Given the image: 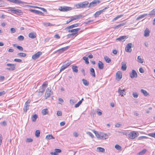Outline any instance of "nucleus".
<instances>
[{"label":"nucleus","mask_w":155,"mask_h":155,"mask_svg":"<svg viewBox=\"0 0 155 155\" xmlns=\"http://www.w3.org/2000/svg\"><path fill=\"white\" fill-rule=\"evenodd\" d=\"M80 25V23H76L68 26L65 28L66 30H68V32L72 33L69 34L67 35L68 38H73L74 36L76 37L78 35V31L80 30L81 28H78L72 29H71L78 27Z\"/></svg>","instance_id":"f257e3e1"},{"label":"nucleus","mask_w":155,"mask_h":155,"mask_svg":"<svg viewBox=\"0 0 155 155\" xmlns=\"http://www.w3.org/2000/svg\"><path fill=\"white\" fill-rule=\"evenodd\" d=\"M93 131L95 134L96 137L98 139L101 140H105L108 138V135L106 134L101 132L98 133L94 130H93Z\"/></svg>","instance_id":"f03ea898"},{"label":"nucleus","mask_w":155,"mask_h":155,"mask_svg":"<svg viewBox=\"0 0 155 155\" xmlns=\"http://www.w3.org/2000/svg\"><path fill=\"white\" fill-rule=\"evenodd\" d=\"M139 135L138 133L136 131H133L130 132L128 134V137L131 139H134L137 137Z\"/></svg>","instance_id":"7ed1b4c3"},{"label":"nucleus","mask_w":155,"mask_h":155,"mask_svg":"<svg viewBox=\"0 0 155 155\" xmlns=\"http://www.w3.org/2000/svg\"><path fill=\"white\" fill-rule=\"evenodd\" d=\"M9 11L12 13L18 15H22L23 14V12L21 10L15 9V8H12Z\"/></svg>","instance_id":"20e7f679"},{"label":"nucleus","mask_w":155,"mask_h":155,"mask_svg":"<svg viewBox=\"0 0 155 155\" xmlns=\"http://www.w3.org/2000/svg\"><path fill=\"white\" fill-rule=\"evenodd\" d=\"M71 64V61H69L68 62L65 61L64 62V64L61 66L60 70V72L67 68Z\"/></svg>","instance_id":"39448f33"},{"label":"nucleus","mask_w":155,"mask_h":155,"mask_svg":"<svg viewBox=\"0 0 155 155\" xmlns=\"http://www.w3.org/2000/svg\"><path fill=\"white\" fill-rule=\"evenodd\" d=\"M7 66L9 68H6V70L9 71H14L15 69L16 64H14L8 63Z\"/></svg>","instance_id":"423d86ee"},{"label":"nucleus","mask_w":155,"mask_h":155,"mask_svg":"<svg viewBox=\"0 0 155 155\" xmlns=\"http://www.w3.org/2000/svg\"><path fill=\"white\" fill-rule=\"evenodd\" d=\"M42 53L41 51H38L36 53L33 55L32 56V58L34 60L38 58L42 55Z\"/></svg>","instance_id":"0eeeda50"},{"label":"nucleus","mask_w":155,"mask_h":155,"mask_svg":"<svg viewBox=\"0 0 155 155\" xmlns=\"http://www.w3.org/2000/svg\"><path fill=\"white\" fill-rule=\"evenodd\" d=\"M52 94V92L51 91V90H50V89L49 88H48L45 92V97L46 99L48 97H49Z\"/></svg>","instance_id":"6e6552de"},{"label":"nucleus","mask_w":155,"mask_h":155,"mask_svg":"<svg viewBox=\"0 0 155 155\" xmlns=\"http://www.w3.org/2000/svg\"><path fill=\"white\" fill-rule=\"evenodd\" d=\"M58 9L61 11L66 12L71 10V7L61 6Z\"/></svg>","instance_id":"1a4fd4ad"},{"label":"nucleus","mask_w":155,"mask_h":155,"mask_svg":"<svg viewBox=\"0 0 155 155\" xmlns=\"http://www.w3.org/2000/svg\"><path fill=\"white\" fill-rule=\"evenodd\" d=\"M31 102V101L28 100L25 103L24 108V111L26 113L27 110L28 109V107L29 106V104Z\"/></svg>","instance_id":"9d476101"},{"label":"nucleus","mask_w":155,"mask_h":155,"mask_svg":"<svg viewBox=\"0 0 155 155\" xmlns=\"http://www.w3.org/2000/svg\"><path fill=\"white\" fill-rule=\"evenodd\" d=\"M100 2L99 0H94L89 4V7H94L96 6L97 4Z\"/></svg>","instance_id":"9b49d317"},{"label":"nucleus","mask_w":155,"mask_h":155,"mask_svg":"<svg viewBox=\"0 0 155 155\" xmlns=\"http://www.w3.org/2000/svg\"><path fill=\"white\" fill-rule=\"evenodd\" d=\"M132 44L131 43L128 44L125 48V50L127 52H130L132 51L131 48Z\"/></svg>","instance_id":"f8f14e48"},{"label":"nucleus","mask_w":155,"mask_h":155,"mask_svg":"<svg viewBox=\"0 0 155 155\" xmlns=\"http://www.w3.org/2000/svg\"><path fill=\"white\" fill-rule=\"evenodd\" d=\"M122 78V73L120 71H118L116 74V79L117 80H120Z\"/></svg>","instance_id":"ddd939ff"},{"label":"nucleus","mask_w":155,"mask_h":155,"mask_svg":"<svg viewBox=\"0 0 155 155\" xmlns=\"http://www.w3.org/2000/svg\"><path fill=\"white\" fill-rule=\"evenodd\" d=\"M130 76L131 78H137V74L136 71L134 70L132 71V72L130 74Z\"/></svg>","instance_id":"4468645a"},{"label":"nucleus","mask_w":155,"mask_h":155,"mask_svg":"<svg viewBox=\"0 0 155 155\" xmlns=\"http://www.w3.org/2000/svg\"><path fill=\"white\" fill-rule=\"evenodd\" d=\"M28 37L31 39L35 38L36 37V34L34 32H31L29 34Z\"/></svg>","instance_id":"2eb2a0df"},{"label":"nucleus","mask_w":155,"mask_h":155,"mask_svg":"<svg viewBox=\"0 0 155 155\" xmlns=\"http://www.w3.org/2000/svg\"><path fill=\"white\" fill-rule=\"evenodd\" d=\"M128 37L126 36H122L120 37L119 38H117L116 40L123 42Z\"/></svg>","instance_id":"dca6fc26"},{"label":"nucleus","mask_w":155,"mask_h":155,"mask_svg":"<svg viewBox=\"0 0 155 155\" xmlns=\"http://www.w3.org/2000/svg\"><path fill=\"white\" fill-rule=\"evenodd\" d=\"M83 17V15H76L74 16H72L71 17L72 18V19L73 21L75 20H77L80 18H81Z\"/></svg>","instance_id":"f3484780"},{"label":"nucleus","mask_w":155,"mask_h":155,"mask_svg":"<svg viewBox=\"0 0 155 155\" xmlns=\"http://www.w3.org/2000/svg\"><path fill=\"white\" fill-rule=\"evenodd\" d=\"M10 2L17 4H22L23 2L20 0H7Z\"/></svg>","instance_id":"a211bd4d"},{"label":"nucleus","mask_w":155,"mask_h":155,"mask_svg":"<svg viewBox=\"0 0 155 155\" xmlns=\"http://www.w3.org/2000/svg\"><path fill=\"white\" fill-rule=\"evenodd\" d=\"M150 31L147 28L144 31V35L145 37H148L150 35Z\"/></svg>","instance_id":"6ab92c4d"},{"label":"nucleus","mask_w":155,"mask_h":155,"mask_svg":"<svg viewBox=\"0 0 155 155\" xmlns=\"http://www.w3.org/2000/svg\"><path fill=\"white\" fill-rule=\"evenodd\" d=\"M30 11L31 12H33V13H35L38 14H40L42 15H44V13L43 12H40V11H38V10H34V9H30Z\"/></svg>","instance_id":"aec40b11"},{"label":"nucleus","mask_w":155,"mask_h":155,"mask_svg":"<svg viewBox=\"0 0 155 155\" xmlns=\"http://www.w3.org/2000/svg\"><path fill=\"white\" fill-rule=\"evenodd\" d=\"M98 68L100 69H102L104 67V65L103 63L101 61H99L98 62Z\"/></svg>","instance_id":"412c9836"},{"label":"nucleus","mask_w":155,"mask_h":155,"mask_svg":"<svg viewBox=\"0 0 155 155\" xmlns=\"http://www.w3.org/2000/svg\"><path fill=\"white\" fill-rule=\"evenodd\" d=\"M126 63V62H122V63L121 69L123 71H125L127 69Z\"/></svg>","instance_id":"4be33fe9"},{"label":"nucleus","mask_w":155,"mask_h":155,"mask_svg":"<svg viewBox=\"0 0 155 155\" xmlns=\"http://www.w3.org/2000/svg\"><path fill=\"white\" fill-rule=\"evenodd\" d=\"M104 9L97 12L94 14V16L95 17H98L101 13L104 11Z\"/></svg>","instance_id":"5701e85b"},{"label":"nucleus","mask_w":155,"mask_h":155,"mask_svg":"<svg viewBox=\"0 0 155 155\" xmlns=\"http://www.w3.org/2000/svg\"><path fill=\"white\" fill-rule=\"evenodd\" d=\"M118 92L122 96H123L124 95H125V92L124 89L121 90L120 88L118 90Z\"/></svg>","instance_id":"b1692460"},{"label":"nucleus","mask_w":155,"mask_h":155,"mask_svg":"<svg viewBox=\"0 0 155 155\" xmlns=\"http://www.w3.org/2000/svg\"><path fill=\"white\" fill-rule=\"evenodd\" d=\"M48 85V82L47 81H45L44 82L43 84L42 85V87L44 88V89L42 91V92H43L45 91V88L47 87Z\"/></svg>","instance_id":"393cba45"},{"label":"nucleus","mask_w":155,"mask_h":155,"mask_svg":"<svg viewBox=\"0 0 155 155\" xmlns=\"http://www.w3.org/2000/svg\"><path fill=\"white\" fill-rule=\"evenodd\" d=\"M82 8H86L88 4L89 3L87 1H85L81 2Z\"/></svg>","instance_id":"a878e982"},{"label":"nucleus","mask_w":155,"mask_h":155,"mask_svg":"<svg viewBox=\"0 0 155 155\" xmlns=\"http://www.w3.org/2000/svg\"><path fill=\"white\" fill-rule=\"evenodd\" d=\"M48 110L47 108L43 109L41 111L42 114L43 115H45L48 114Z\"/></svg>","instance_id":"bb28decb"},{"label":"nucleus","mask_w":155,"mask_h":155,"mask_svg":"<svg viewBox=\"0 0 155 155\" xmlns=\"http://www.w3.org/2000/svg\"><path fill=\"white\" fill-rule=\"evenodd\" d=\"M72 69L74 72L77 73L78 71V67L76 66H73Z\"/></svg>","instance_id":"cd10ccee"},{"label":"nucleus","mask_w":155,"mask_h":155,"mask_svg":"<svg viewBox=\"0 0 155 155\" xmlns=\"http://www.w3.org/2000/svg\"><path fill=\"white\" fill-rule=\"evenodd\" d=\"M44 26L46 27H48L49 26H53L54 25L51 24L50 23L44 22L43 23Z\"/></svg>","instance_id":"c85d7f7f"},{"label":"nucleus","mask_w":155,"mask_h":155,"mask_svg":"<svg viewBox=\"0 0 155 155\" xmlns=\"http://www.w3.org/2000/svg\"><path fill=\"white\" fill-rule=\"evenodd\" d=\"M91 74L92 76L94 77H95V71L94 69L93 68H91L90 69Z\"/></svg>","instance_id":"c756f323"},{"label":"nucleus","mask_w":155,"mask_h":155,"mask_svg":"<svg viewBox=\"0 0 155 155\" xmlns=\"http://www.w3.org/2000/svg\"><path fill=\"white\" fill-rule=\"evenodd\" d=\"M46 139L47 140H50L51 139H54V137H53L51 134H48L46 136Z\"/></svg>","instance_id":"7c9ffc66"},{"label":"nucleus","mask_w":155,"mask_h":155,"mask_svg":"<svg viewBox=\"0 0 155 155\" xmlns=\"http://www.w3.org/2000/svg\"><path fill=\"white\" fill-rule=\"evenodd\" d=\"M104 59L106 62L109 63L110 62L111 60L110 58L107 56H105L104 57Z\"/></svg>","instance_id":"2f4dec72"},{"label":"nucleus","mask_w":155,"mask_h":155,"mask_svg":"<svg viewBox=\"0 0 155 155\" xmlns=\"http://www.w3.org/2000/svg\"><path fill=\"white\" fill-rule=\"evenodd\" d=\"M17 55L20 57H25L26 56V54L24 53H19L17 54Z\"/></svg>","instance_id":"473e14b6"},{"label":"nucleus","mask_w":155,"mask_h":155,"mask_svg":"<svg viewBox=\"0 0 155 155\" xmlns=\"http://www.w3.org/2000/svg\"><path fill=\"white\" fill-rule=\"evenodd\" d=\"M31 7L33 8H38L39 9H40L45 12H47V11L46 10V9H45V8H44L38 7H37V6H31Z\"/></svg>","instance_id":"72a5a7b5"},{"label":"nucleus","mask_w":155,"mask_h":155,"mask_svg":"<svg viewBox=\"0 0 155 155\" xmlns=\"http://www.w3.org/2000/svg\"><path fill=\"white\" fill-rule=\"evenodd\" d=\"M37 117L38 116L36 114H35L33 115L31 117L32 121L33 122H35L36 121Z\"/></svg>","instance_id":"f704fd0d"},{"label":"nucleus","mask_w":155,"mask_h":155,"mask_svg":"<svg viewBox=\"0 0 155 155\" xmlns=\"http://www.w3.org/2000/svg\"><path fill=\"white\" fill-rule=\"evenodd\" d=\"M147 151V150L146 149H144L141 151H140L138 153L139 155H143Z\"/></svg>","instance_id":"c9c22d12"},{"label":"nucleus","mask_w":155,"mask_h":155,"mask_svg":"<svg viewBox=\"0 0 155 155\" xmlns=\"http://www.w3.org/2000/svg\"><path fill=\"white\" fill-rule=\"evenodd\" d=\"M141 92L142 93H143V95L145 96H147L149 94L147 92V91H146L144 90L143 89L141 90Z\"/></svg>","instance_id":"e433bc0d"},{"label":"nucleus","mask_w":155,"mask_h":155,"mask_svg":"<svg viewBox=\"0 0 155 155\" xmlns=\"http://www.w3.org/2000/svg\"><path fill=\"white\" fill-rule=\"evenodd\" d=\"M83 59L85 61L86 64H88L89 63L88 58L86 57H83Z\"/></svg>","instance_id":"4c0bfd02"},{"label":"nucleus","mask_w":155,"mask_h":155,"mask_svg":"<svg viewBox=\"0 0 155 155\" xmlns=\"http://www.w3.org/2000/svg\"><path fill=\"white\" fill-rule=\"evenodd\" d=\"M82 81L83 84L85 86H88L89 85V82L86 80L83 79Z\"/></svg>","instance_id":"58836bf2"},{"label":"nucleus","mask_w":155,"mask_h":155,"mask_svg":"<svg viewBox=\"0 0 155 155\" xmlns=\"http://www.w3.org/2000/svg\"><path fill=\"white\" fill-rule=\"evenodd\" d=\"M35 136L37 137H38L40 136V132L39 130H37L35 132Z\"/></svg>","instance_id":"ea45409f"},{"label":"nucleus","mask_w":155,"mask_h":155,"mask_svg":"<svg viewBox=\"0 0 155 155\" xmlns=\"http://www.w3.org/2000/svg\"><path fill=\"white\" fill-rule=\"evenodd\" d=\"M148 15L150 16L155 15V8L151 11Z\"/></svg>","instance_id":"a19ab883"},{"label":"nucleus","mask_w":155,"mask_h":155,"mask_svg":"<svg viewBox=\"0 0 155 155\" xmlns=\"http://www.w3.org/2000/svg\"><path fill=\"white\" fill-rule=\"evenodd\" d=\"M97 149L100 152H104L105 151L104 149L102 147H98L97 148Z\"/></svg>","instance_id":"79ce46f5"},{"label":"nucleus","mask_w":155,"mask_h":155,"mask_svg":"<svg viewBox=\"0 0 155 155\" xmlns=\"http://www.w3.org/2000/svg\"><path fill=\"white\" fill-rule=\"evenodd\" d=\"M75 6L77 8H82L81 3L76 4L75 5Z\"/></svg>","instance_id":"37998d69"},{"label":"nucleus","mask_w":155,"mask_h":155,"mask_svg":"<svg viewBox=\"0 0 155 155\" xmlns=\"http://www.w3.org/2000/svg\"><path fill=\"white\" fill-rule=\"evenodd\" d=\"M137 59L139 62L142 63L143 62V60L142 59L140 56H138L137 57Z\"/></svg>","instance_id":"c03bdc74"},{"label":"nucleus","mask_w":155,"mask_h":155,"mask_svg":"<svg viewBox=\"0 0 155 155\" xmlns=\"http://www.w3.org/2000/svg\"><path fill=\"white\" fill-rule=\"evenodd\" d=\"M147 14H144L138 17L137 18V19H139L142 18H143L147 15Z\"/></svg>","instance_id":"a18cd8bd"},{"label":"nucleus","mask_w":155,"mask_h":155,"mask_svg":"<svg viewBox=\"0 0 155 155\" xmlns=\"http://www.w3.org/2000/svg\"><path fill=\"white\" fill-rule=\"evenodd\" d=\"M18 39L19 41H22L24 39V37L22 35H20L18 37Z\"/></svg>","instance_id":"49530a36"},{"label":"nucleus","mask_w":155,"mask_h":155,"mask_svg":"<svg viewBox=\"0 0 155 155\" xmlns=\"http://www.w3.org/2000/svg\"><path fill=\"white\" fill-rule=\"evenodd\" d=\"M147 138H148V137L146 136H140V137H139L138 138V140H140L143 139H147Z\"/></svg>","instance_id":"de8ad7c7"},{"label":"nucleus","mask_w":155,"mask_h":155,"mask_svg":"<svg viewBox=\"0 0 155 155\" xmlns=\"http://www.w3.org/2000/svg\"><path fill=\"white\" fill-rule=\"evenodd\" d=\"M97 114L99 116L101 115L102 114L101 110L99 109H97Z\"/></svg>","instance_id":"09e8293b"},{"label":"nucleus","mask_w":155,"mask_h":155,"mask_svg":"<svg viewBox=\"0 0 155 155\" xmlns=\"http://www.w3.org/2000/svg\"><path fill=\"white\" fill-rule=\"evenodd\" d=\"M148 135L149 136L152 137H153L155 138V133H150L148 134Z\"/></svg>","instance_id":"8fccbe9b"},{"label":"nucleus","mask_w":155,"mask_h":155,"mask_svg":"<svg viewBox=\"0 0 155 155\" xmlns=\"http://www.w3.org/2000/svg\"><path fill=\"white\" fill-rule=\"evenodd\" d=\"M115 148L117 150H120L121 149V147L118 144L115 145Z\"/></svg>","instance_id":"3c124183"},{"label":"nucleus","mask_w":155,"mask_h":155,"mask_svg":"<svg viewBox=\"0 0 155 155\" xmlns=\"http://www.w3.org/2000/svg\"><path fill=\"white\" fill-rule=\"evenodd\" d=\"M81 104V101H79L78 103L76 104L75 105V107H78Z\"/></svg>","instance_id":"603ef678"},{"label":"nucleus","mask_w":155,"mask_h":155,"mask_svg":"<svg viewBox=\"0 0 155 155\" xmlns=\"http://www.w3.org/2000/svg\"><path fill=\"white\" fill-rule=\"evenodd\" d=\"M73 21V20L72 19V18L71 17L70 19H69L66 21V24H68Z\"/></svg>","instance_id":"864d4df0"},{"label":"nucleus","mask_w":155,"mask_h":155,"mask_svg":"<svg viewBox=\"0 0 155 155\" xmlns=\"http://www.w3.org/2000/svg\"><path fill=\"white\" fill-rule=\"evenodd\" d=\"M16 48L20 51H22L23 50V47L21 46H16Z\"/></svg>","instance_id":"5fc2aeb1"},{"label":"nucleus","mask_w":155,"mask_h":155,"mask_svg":"<svg viewBox=\"0 0 155 155\" xmlns=\"http://www.w3.org/2000/svg\"><path fill=\"white\" fill-rule=\"evenodd\" d=\"M14 61L18 62H21L22 61V60L21 59L17 58L15 59Z\"/></svg>","instance_id":"6e6d98bb"},{"label":"nucleus","mask_w":155,"mask_h":155,"mask_svg":"<svg viewBox=\"0 0 155 155\" xmlns=\"http://www.w3.org/2000/svg\"><path fill=\"white\" fill-rule=\"evenodd\" d=\"M54 37L55 38L57 39H59L60 38V36L58 34H55Z\"/></svg>","instance_id":"4d7b16f0"},{"label":"nucleus","mask_w":155,"mask_h":155,"mask_svg":"<svg viewBox=\"0 0 155 155\" xmlns=\"http://www.w3.org/2000/svg\"><path fill=\"white\" fill-rule=\"evenodd\" d=\"M87 134L90 136L91 138H93L94 137V135L92 134V133L90 132H88L87 133Z\"/></svg>","instance_id":"13d9d810"},{"label":"nucleus","mask_w":155,"mask_h":155,"mask_svg":"<svg viewBox=\"0 0 155 155\" xmlns=\"http://www.w3.org/2000/svg\"><path fill=\"white\" fill-rule=\"evenodd\" d=\"M68 48V46H67L66 47H64V48H62L61 49H60L59 50H61L62 51H65Z\"/></svg>","instance_id":"bf43d9fd"},{"label":"nucleus","mask_w":155,"mask_h":155,"mask_svg":"<svg viewBox=\"0 0 155 155\" xmlns=\"http://www.w3.org/2000/svg\"><path fill=\"white\" fill-rule=\"evenodd\" d=\"M32 141L33 140L31 138H27L26 140V142L28 143L32 142Z\"/></svg>","instance_id":"052dcab7"},{"label":"nucleus","mask_w":155,"mask_h":155,"mask_svg":"<svg viewBox=\"0 0 155 155\" xmlns=\"http://www.w3.org/2000/svg\"><path fill=\"white\" fill-rule=\"evenodd\" d=\"M76 102V101L74 99H71L70 100V103L71 104L75 103Z\"/></svg>","instance_id":"680f3d73"},{"label":"nucleus","mask_w":155,"mask_h":155,"mask_svg":"<svg viewBox=\"0 0 155 155\" xmlns=\"http://www.w3.org/2000/svg\"><path fill=\"white\" fill-rule=\"evenodd\" d=\"M55 151L57 153H60L61 152V149H55Z\"/></svg>","instance_id":"e2e57ef3"},{"label":"nucleus","mask_w":155,"mask_h":155,"mask_svg":"<svg viewBox=\"0 0 155 155\" xmlns=\"http://www.w3.org/2000/svg\"><path fill=\"white\" fill-rule=\"evenodd\" d=\"M133 96L135 98H137L138 97V94L136 93H134L133 94Z\"/></svg>","instance_id":"0e129e2a"},{"label":"nucleus","mask_w":155,"mask_h":155,"mask_svg":"<svg viewBox=\"0 0 155 155\" xmlns=\"http://www.w3.org/2000/svg\"><path fill=\"white\" fill-rule=\"evenodd\" d=\"M5 94V92L3 91H2L0 92V96H1Z\"/></svg>","instance_id":"69168bd1"},{"label":"nucleus","mask_w":155,"mask_h":155,"mask_svg":"<svg viewBox=\"0 0 155 155\" xmlns=\"http://www.w3.org/2000/svg\"><path fill=\"white\" fill-rule=\"evenodd\" d=\"M1 124L3 126H6L7 125V123L6 121H4L3 122H2V123H1Z\"/></svg>","instance_id":"338daca9"},{"label":"nucleus","mask_w":155,"mask_h":155,"mask_svg":"<svg viewBox=\"0 0 155 155\" xmlns=\"http://www.w3.org/2000/svg\"><path fill=\"white\" fill-rule=\"evenodd\" d=\"M57 115L58 116H61L62 115V112L61 111H58L57 112Z\"/></svg>","instance_id":"774afa93"}]
</instances>
